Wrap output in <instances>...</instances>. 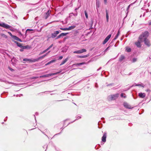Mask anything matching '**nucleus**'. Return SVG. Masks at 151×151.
<instances>
[{
  "instance_id": "nucleus-1",
  "label": "nucleus",
  "mask_w": 151,
  "mask_h": 151,
  "mask_svg": "<svg viewBox=\"0 0 151 151\" xmlns=\"http://www.w3.org/2000/svg\"><path fill=\"white\" fill-rule=\"evenodd\" d=\"M149 33L147 31H145L142 33L139 37V39L140 40V41L143 40V39L144 40L147 39L149 36Z\"/></svg>"
},
{
  "instance_id": "nucleus-2",
  "label": "nucleus",
  "mask_w": 151,
  "mask_h": 151,
  "mask_svg": "<svg viewBox=\"0 0 151 151\" xmlns=\"http://www.w3.org/2000/svg\"><path fill=\"white\" fill-rule=\"evenodd\" d=\"M59 72H56L54 73H50L46 75H43L42 76H40V78H44V77H48L50 76H52L53 75H57L59 73Z\"/></svg>"
},
{
  "instance_id": "nucleus-3",
  "label": "nucleus",
  "mask_w": 151,
  "mask_h": 151,
  "mask_svg": "<svg viewBox=\"0 0 151 151\" xmlns=\"http://www.w3.org/2000/svg\"><path fill=\"white\" fill-rule=\"evenodd\" d=\"M119 94L118 93H116L114 95H112L110 96L111 100H114L117 99L119 96Z\"/></svg>"
},
{
  "instance_id": "nucleus-4",
  "label": "nucleus",
  "mask_w": 151,
  "mask_h": 151,
  "mask_svg": "<svg viewBox=\"0 0 151 151\" xmlns=\"http://www.w3.org/2000/svg\"><path fill=\"white\" fill-rule=\"evenodd\" d=\"M140 41V40L138 38V40L137 41L134 43L135 45L138 47H141L142 45L141 43L142 42L143 40H142L141 41Z\"/></svg>"
},
{
  "instance_id": "nucleus-5",
  "label": "nucleus",
  "mask_w": 151,
  "mask_h": 151,
  "mask_svg": "<svg viewBox=\"0 0 151 151\" xmlns=\"http://www.w3.org/2000/svg\"><path fill=\"white\" fill-rule=\"evenodd\" d=\"M86 50L85 49H82L81 50L75 51L73 52L74 53L81 54L83 52H86Z\"/></svg>"
},
{
  "instance_id": "nucleus-6",
  "label": "nucleus",
  "mask_w": 151,
  "mask_h": 151,
  "mask_svg": "<svg viewBox=\"0 0 151 151\" xmlns=\"http://www.w3.org/2000/svg\"><path fill=\"white\" fill-rule=\"evenodd\" d=\"M23 61L26 62L29 61V62H37V60H36V59L32 60L30 59L24 58L23 59Z\"/></svg>"
},
{
  "instance_id": "nucleus-7",
  "label": "nucleus",
  "mask_w": 151,
  "mask_h": 151,
  "mask_svg": "<svg viewBox=\"0 0 151 151\" xmlns=\"http://www.w3.org/2000/svg\"><path fill=\"white\" fill-rule=\"evenodd\" d=\"M111 36V35H109L104 39V41L103 42V44H106L109 39Z\"/></svg>"
},
{
  "instance_id": "nucleus-8",
  "label": "nucleus",
  "mask_w": 151,
  "mask_h": 151,
  "mask_svg": "<svg viewBox=\"0 0 151 151\" xmlns=\"http://www.w3.org/2000/svg\"><path fill=\"white\" fill-rule=\"evenodd\" d=\"M59 33V32L58 31H55L53 33L51 34V37L52 38H54L57 36V35Z\"/></svg>"
},
{
  "instance_id": "nucleus-9",
  "label": "nucleus",
  "mask_w": 151,
  "mask_h": 151,
  "mask_svg": "<svg viewBox=\"0 0 151 151\" xmlns=\"http://www.w3.org/2000/svg\"><path fill=\"white\" fill-rule=\"evenodd\" d=\"M144 41L145 44L148 47H150L151 45L150 41L148 39H145V40H144Z\"/></svg>"
},
{
  "instance_id": "nucleus-10",
  "label": "nucleus",
  "mask_w": 151,
  "mask_h": 151,
  "mask_svg": "<svg viewBox=\"0 0 151 151\" xmlns=\"http://www.w3.org/2000/svg\"><path fill=\"white\" fill-rule=\"evenodd\" d=\"M0 26L6 29L9 28L10 27V26L4 23H3L2 24H0Z\"/></svg>"
},
{
  "instance_id": "nucleus-11",
  "label": "nucleus",
  "mask_w": 151,
  "mask_h": 151,
  "mask_svg": "<svg viewBox=\"0 0 151 151\" xmlns=\"http://www.w3.org/2000/svg\"><path fill=\"white\" fill-rule=\"evenodd\" d=\"M50 52V51H49L48 52L46 53L45 55H42V56H41L38 58H37V59H36V60H37V61H38L39 60H40V59H41L43 58H44L46 56L48 55V53H49Z\"/></svg>"
},
{
  "instance_id": "nucleus-12",
  "label": "nucleus",
  "mask_w": 151,
  "mask_h": 151,
  "mask_svg": "<svg viewBox=\"0 0 151 151\" xmlns=\"http://www.w3.org/2000/svg\"><path fill=\"white\" fill-rule=\"evenodd\" d=\"M106 133H104V135L103 137H102V141L104 142H105L106 141Z\"/></svg>"
},
{
  "instance_id": "nucleus-13",
  "label": "nucleus",
  "mask_w": 151,
  "mask_h": 151,
  "mask_svg": "<svg viewBox=\"0 0 151 151\" xmlns=\"http://www.w3.org/2000/svg\"><path fill=\"white\" fill-rule=\"evenodd\" d=\"M124 106L126 108L128 109H131L132 108V106L127 103H124Z\"/></svg>"
},
{
  "instance_id": "nucleus-14",
  "label": "nucleus",
  "mask_w": 151,
  "mask_h": 151,
  "mask_svg": "<svg viewBox=\"0 0 151 151\" xmlns=\"http://www.w3.org/2000/svg\"><path fill=\"white\" fill-rule=\"evenodd\" d=\"M140 98H143L145 97L146 95L145 93H139L138 94Z\"/></svg>"
},
{
  "instance_id": "nucleus-15",
  "label": "nucleus",
  "mask_w": 151,
  "mask_h": 151,
  "mask_svg": "<svg viewBox=\"0 0 151 151\" xmlns=\"http://www.w3.org/2000/svg\"><path fill=\"white\" fill-rule=\"evenodd\" d=\"M12 37L15 40H17L19 41L20 42H22V41L20 39H19L18 37H17L15 36H12Z\"/></svg>"
},
{
  "instance_id": "nucleus-16",
  "label": "nucleus",
  "mask_w": 151,
  "mask_h": 151,
  "mask_svg": "<svg viewBox=\"0 0 151 151\" xmlns=\"http://www.w3.org/2000/svg\"><path fill=\"white\" fill-rule=\"evenodd\" d=\"M68 58H66L65 60H63L61 63L60 64V65H63L68 60Z\"/></svg>"
},
{
  "instance_id": "nucleus-17",
  "label": "nucleus",
  "mask_w": 151,
  "mask_h": 151,
  "mask_svg": "<svg viewBox=\"0 0 151 151\" xmlns=\"http://www.w3.org/2000/svg\"><path fill=\"white\" fill-rule=\"evenodd\" d=\"M31 48L28 45L26 46H22V48L23 49H29Z\"/></svg>"
},
{
  "instance_id": "nucleus-18",
  "label": "nucleus",
  "mask_w": 151,
  "mask_h": 151,
  "mask_svg": "<svg viewBox=\"0 0 151 151\" xmlns=\"http://www.w3.org/2000/svg\"><path fill=\"white\" fill-rule=\"evenodd\" d=\"M106 20L107 22H108L109 19V13L108 11L107 10H106Z\"/></svg>"
},
{
  "instance_id": "nucleus-19",
  "label": "nucleus",
  "mask_w": 151,
  "mask_h": 151,
  "mask_svg": "<svg viewBox=\"0 0 151 151\" xmlns=\"http://www.w3.org/2000/svg\"><path fill=\"white\" fill-rule=\"evenodd\" d=\"M50 15V13L49 11H48L45 14V19H47Z\"/></svg>"
},
{
  "instance_id": "nucleus-20",
  "label": "nucleus",
  "mask_w": 151,
  "mask_h": 151,
  "mask_svg": "<svg viewBox=\"0 0 151 151\" xmlns=\"http://www.w3.org/2000/svg\"><path fill=\"white\" fill-rule=\"evenodd\" d=\"M88 56V55H86L83 56H78V58H87Z\"/></svg>"
},
{
  "instance_id": "nucleus-21",
  "label": "nucleus",
  "mask_w": 151,
  "mask_h": 151,
  "mask_svg": "<svg viewBox=\"0 0 151 151\" xmlns=\"http://www.w3.org/2000/svg\"><path fill=\"white\" fill-rule=\"evenodd\" d=\"M124 58V55H122L119 58V60L120 62H121Z\"/></svg>"
},
{
  "instance_id": "nucleus-22",
  "label": "nucleus",
  "mask_w": 151,
  "mask_h": 151,
  "mask_svg": "<svg viewBox=\"0 0 151 151\" xmlns=\"http://www.w3.org/2000/svg\"><path fill=\"white\" fill-rule=\"evenodd\" d=\"M75 27L76 26L74 25L69 27H68V30H70L74 29Z\"/></svg>"
},
{
  "instance_id": "nucleus-23",
  "label": "nucleus",
  "mask_w": 151,
  "mask_h": 151,
  "mask_svg": "<svg viewBox=\"0 0 151 151\" xmlns=\"http://www.w3.org/2000/svg\"><path fill=\"white\" fill-rule=\"evenodd\" d=\"M85 64V62H83V63H76V64H74L73 65H80L84 64Z\"/></svg>"
},
{
  "instance_id": "nucleus-24",
  "label": "nucleus",
  "mask_w": 151,
  "mask_h": 151,
  "mask_svg": "<svg viewBox=\"0 0 151 151\" xmlns=\"http://www.w3.org/2000/svg\"><path fill=\"white\" fill-rule=\"evenodd\" d=\"M119 34H120V31L119 30H118V31L117 34H116V36L115 37V38H114V40L116 39L117 38Z\"/></svg>"
},
{
  "instance_id": "nucleus-25",
  "label": "nucleus",
  "mask_w": 151,
  "mask_h": 151,
  "mask_svg": "<svg viewBox=\"0 0 151 151\" xmlns=\"http://www.w3.org/2000/svg\"><path fill=\"white\" fill-rule=\"evenodd\" d=\"M68 34V33H61V34H60V35L62 37V36H66Z\"/></svg>"
},
{
  "instance_id": "nucleus-26",
  "label": "nucleus",
  "mask_w": 151,
  "mask_h": 151,
  "mask_svg": "<svg viewBox=\"0 0 151 151\" xmlns=\"http://www.w3.org/2000/svg\"><path fill=\"white\" fill-rule=\"evenodd\" d=\"M56 61V60H52L49 62L48 63V64H51V63L55 62Z\"/></svg>"
},
{
  "instance_id": "nucleus-27",
  "label": "nucleus",
  "mask_w": 151,
  "mask_h": 151,
  "mask_svg": "<svg viewBox=\"0 0 151 151\" xmlns=\"http://www.w3.org/2000/svg\"><path fill=\"white\" fill-rule=\"evenodd\" d=\"M17 45L18 46H19V47H20L21 48H22V44L21 43L17 42Z\"/></svg>"
},
{
  "instance_id": "nucleus-28",
  "label": "nucleus",
  "mask_w": 151,
  "mask_h": 151,
  "mask_svg": "<svg viewBox=\"0 0 151 151\" xmlns=\"http://www.w3.org/2000/svg\"><path fill=\"white\" fill-rule=\"evenodd\" d=\"M60 29L64 31L68 30V28H60Z\"/></svg>"
},
{
  "instance_id": "nucleus-29",
  "label": "nucleus",
  "mask_w": 151,
  "mask_h": 151,
  "mask_svg": "<svg viewBox=\"0 0 151 151\" xmlns=\"http://www.w3.org/2000/svg\"><path fill=\"white\" fill-rule=\"evenodd\" d=\"M124 95H125V94L123 93H122L121 94V96L122 97H124V98H126V97H127V96H124Z\"/></svg>"
},
{
  "instance_id": "nucleus-30",
  "label": "nucleus",
  "mask_w": 151,
  "mask_h": 151,
  "mask_svg": "<svg viewBox=\"0 0 151 151\" xmlns=\"http://www.w3.org/2000/svg\"><path fill=\"white\" fill-rule=\"evenodd\" d=\"M126 50L127 52H129L131 51V49L130 48L127 47L126 49Z\"/></svg>"
},
{
  "instance_id": "nucleus-31",
  "label": "nucleus",
  "mask_w": 151,
  "mask_h": 151,
  "mask_svg": "<svg viewBox=\"0 0 151 151\" xmlns=\"http://www.w3.org/2000/svg\"><path fill=\"white\" fill-rule=\"evenodd\" d=\"M84 13H85V15L86 18L87 19H88V14H87V12H86V11H85Z\"/></svg>"
},
{
  "instance_id": "nucleus-32",
  "label": "nucleus",
  "mask_w": 151,
  "mask_h": 151,
  "mask_svg": "<svg viewBox=\"0 0 151 151\" xmlns=\"http://www.w3.org/2000/svg\"><path fill=\"white\" fill-rule=\"evenodd\" d=\"M47 52V51L46 50H44V51H43L42 52H40V55H41V54H43L45 52Z\"/></svg>"
},
{
  "instance_id": "nucleus-33",
  "label": "nucleus",
  "mask_w": 151,
  "mask_h": 151,
  "mask_svg": "<svg viewBox=\"0 0 151 151\" xmlns=\"http://www.w3.org/2000/svg\"><path fill=\"white\" fill-rule=\"evenodd\" d=\"M137 60V59L136 58H133V62L134 63L136 62Z\"/></svg>"
},
{
  "instance_id": "nucleus-34",
  "label": "nucleus",
  "mask_w": 151,
  "mask_h": 151,
  "mask_svg": "<svg viewBox=\"0 0 151 151\" xmlns=\"http://www.w3.org/2000/svg\"><path fill=\"white\" fill-rule=\"evenodd\" d=\"M146 91L147 92H148L149 93H150V92L151 91L149 89H147L146 90Z\"/></svg>"
},
{
  "instance_id": "nucleus-35",
  "label": "nucleus",
  "mask_w": 151,
  "mask_h": 151,
  "mask_svg": "<svg viewBox=\"0 0 151 151\" xmlns=\"http://www.w3.org/2000/svg\"><path fill=\"white\" fill-rule=\"evenodd\" d=\"M63 58V56H60L59 57L58 60H61Z\"/></svg>"
},
{
  "instance_id": "nucleus-36",
  "label": "nucleus",
  "mask_w": 151,
  "mask_h": 151,
  "mask_svg": "<svg viewBox=\"0 0 151 151\" xmlns=\"http://www.w3.org/2000/svg\"><path fill=\"white\" fill-rule=\"evenodd\" d=\"M61 37L60 35V34L56 38V39H58L59 38H60V37Z\"/></svg>"
},
{
  "instance_id": "nucleus-37",
  "label": "nucleus",
  "mask_w": 151,
  "mask_h": 151,
  "mask_svg": "<svg viewBox=\"0 0 151 151\" xmlns=\"http://www.w3.org/2000/svg\"><path fill=\"white\" fill-rule=\"evenodd\" d=\"M61 37L60 35V34L56 38V39H58L59 38H60V37Z\"/></svg>"
},
{
  "instance_id": "nucleus-38",
  "label": "nucleus",
  "mask_w": 151,
  "mask_h": 151,
  "mask_svg": "<svg viewBox=\"0 0 151 151\" xmlns=\"http://www.w3.org/2000/svg\"><path fill=\"white\" fill-rule=\"evenodd\" d=\"M61 37L60 35V34L56 38V39H58L59 38H60V37Z\"/></svg>"
},
{
  "instance_id": "nucleus-39",
  "label": "nucleus",
  "mask_w": 151,
  "mask_h": 151,
  "mask_svg": "<svg viewBox=\"0 0 151 151\" xmlns=\"http://www.w3.org/2000/svg\"><path fill=\"white\" fill-rule=\"evenodd\" d=\"M135 86H142L143 87H144V86H142L141 84H137V85H136Z\"/></svg>"
},
{
  "instance_id": "nucleus-40",
  "label": "nucleus",
  "mask_w": 151,
  "mask_h": 151,
  "mask_svg": "<svg viewBox=\"0 0 151 151\" xmlns=\"http://www.w3.org/2000/svg\"><path fill=\"white\" fill-rule=\"evenodd\" d=\"M104 4H107V0H104Z\"/></svg>"
},
{
  "instance_id": "nucleus-41",
  "label": "nucleus",
  "mask_w": 151,
  "mask_h": 151,
  "mask_svg": "<svg viewBox=\"0 0 151 151\" xmlns=\"http://www.w3.org/2000/svg\"><path fill=\"white\" fill-rule=\"evenodd\" d=\"M50 48V47H49L47 48L46 49V50L47 51Z\"/></svg>"
},
{
  "instance_id": "nucleus-42",
  "label": "nucleus",
  "mask_w": 151,
  "mask_h": 151,
  "mask_svg": "<svg viewBox=\"0 0 151 151\" xmlns=\"http://www.w3.org/2000/svg\"><path fill=\"white\" fill-rule=\"evenodd\" d=\"M50 48V47H49L47 48L46 49V50L47 51Z\"/></svg>"
},
{
  "instance_id": "nucleus-43",
  "label": "nucleus",
  "mask_w": 151,
  "mask_h": 151,
  "mask_svg": "<svg viewBox=\"0 0 151 151\" xmlns=\"http://www.w3.org/2000/svg\"><path fill=\"white\" fill-rule=\"evenodd\" d=\"M50 48V47H49L47 48L46 49V50L47 51Z\"/></svg>"
},
{
  "instance_id": "nucleus-44",
  "label": "nucleus",
  "mask_w": 151,
  "mask_h": 151,
  "mask_svg": "<svg viewBox=\"0 0 151 151\" xmlns=\"http://www.w3.org/2000/svg\"><path fill=\"white\" fill-rule=\"evenodd\" d=\"M50 48V47H49L47 48L46 49V50L47 51Z\"/></svg>"
},
{
  "instance_id": "nucleus-45",
  "label": "nucleus",
  "mask_w": 151,
  "mask_h": 151,
  "mask_svg": "<svg viewBox=\"0 0 151 151\" xmlns=\"http://www.w3.org/2000/svg\"><path fill=\"white\" fill-rule=\"evenodd\" d=\"M149 25H151V21L149 22Z\"/></svg>"
},
{
  "instance_id": "nucleus-46",
  "label": "nucleus",
  "mask_w": 151,
  "mask_h": 151,
  "mask_svg": "<svg viewBox=\"0 0 151 151\" xmlns=\"http://www.w3.org/2000/svg\"><path fill=\"white\" fill-rule=\"evenodd\" d=\"M23 49H20V51H21V52H22V51H23Z\"/></svg>"
},
{
  "instance_id": "nucleus-47",
  "label": "nucleus",
  "mask_w": 151,
  "mask_h": 151,
  "mask_svg": "<svg viewBox=\"0 0 151 151\" xmlns=\"http://www.w3.org/2000/svg\"><path fill=\"white\" fill-rule=\"evenodd\" d=\"M53 46V44H52L50 46V48H51V47H52V46Z\"/></svg>"
},
{
  "instance_id": "nucleus-48",
  "label": "nucleus",
  "mask_w": 151,
  "mask_h": 151,
  "mask_svg": "<svg viewBox=\"0 0 151 151\" xmlns=\"http://www.w3.org/2000/svg\"><path fill=\"white\" fill-rule=\"evenodd\" d=\"M9 34H10V35L12 37V36H13L12 34L10 32H9Z\"/></svg>"
},
{
  "instance_id": "nucleus-49",
  "label": "nucleus",
  "mask_w": 151,
  "mask_h": 151,
  "mask_svg": "<svg viewBox=\"0 0 151 151\" xmlns=\"http://www.w3.org/2000/svg\"><path fill=\"white\" fill-rule=\"evenodd\" d=\"M131 5V4H130L128 6V8L129 9V7H130V5Z\"/></svg>"
},
{
  "instance_id": "nucleus-50",
  "label": "nucleus",
  "mask_w": 151,
  "mask_h": 151,
  "mask_svg": "<svg viewBox=\"0 0 151 151\" xmlns=\"http://www.w3.org/2000/svg\"><path fill=\"white\" fill-rule=\"evenodd\" d=\"M49 65V64H48V63H46V64H45V65Z\"/></svg>"
},
{
  "instance_id": "nucleus-51",
  "label": "nucleus",
  "mask_w": 151,
  "mask_h": 151,
  "mask_svg": "<svg viewBox=\"0 0 151 151\" xmlns=\"http://www.w3.org/2000/svg\"><path fill=\"white\" fill-rule=\"evenodd\" d=\"M10 69L11 70H13V69H12V68H10Z\"/></svg>"
},
{
  "instance_id": "nucleus-52",
  "label": "nucleus",
  "mask_w": 151,
  "mask_h": 151,
  "mask_svg": "<svg viewBox=\"0 0 151 151\" xmlns=\"http://www.w3.org/2000/svg\"><path fill=\"white\" fill-rule=\"evenodd\" d=\"M78 8H76V9H75V10H77L78 9Z\"/></svg>"
},
{
  "instance_id": "nucleus-53",
  "label": "nucleus",
  "mask_w": 151,
  "mask_h": 151,
  "mask_svg": "<svg viewBox=\"0 0 151 151\" xmlns=\"http://www.w3.org/2000/svg\"><path fill=\"white\" fill-rule=\"evenodd\" d=\"M38 78V77H35L34 78Z\"/></svg>"
},
{
  "instance_id": "nucleus-54",
  "label": "nucleus",
  "mask_w": 151,
  "mask_h": 151,
  "mask_svg": "<svg viewBox=\"0 0 151 151\" xmlns=\"http://www.w3.org/2000/svg\"><path fill=\"white\" fill-rule=\"evenodd\" d=\"M30 30V29H28L27 30H27Z\"/></svg>"
},
{
  "instance_id": "nucleus-55",
  "label": "nucleus",
  "mask_w": 151,
  "mask_h": 151,
  "mask_svg": "<svg viewBox=\"0 0 151 151\" xmlns=\"http://www.w3.org/2000/svg\"><path fill=\"white\" fill-rule=\"evenodd\" d=\"M60 72H61V71H60V72H59V73H60Z\"/></svg>"
}]
</instances>
